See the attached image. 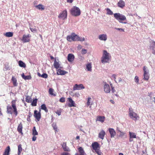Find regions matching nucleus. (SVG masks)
<instances>
[{
    "label": "nucleus",
    "mask_w": 155,
    "mask_h": 155,
    "mask_svg": "<svg viewBox=\"0 0 155 155\" xmlns=\"http://www.w3.org/2000/svg\"><path fill=\"white\" fill-rule=\"evenodd\" d=\"M119 155H124V154L123 153H119Z\"/></svg>",
    "instance_id": "63"
},
{
    "label": "nucleus",
    "mask_w": 155,
    "mask_h": 155,
    "mask_svg": "<svg viewBox=\"0 0 155 155\" xmlns=\"http://www.w3.org/2000/svg\"><path fill=\"white\" fill-rule=\"evenodd\" d=\"M132 138H131L130 137L129 141L130 142L133 141V139Z\"/></svg>",
    "instance_id": "56"
},
{
    "label": "nucleus",
    "mask_w": 155,
    "mask_h": 155,
    "mask_svg": "<svg viewBox=\"0 0 155 155\" xmlns=\"http://www.w3.org/2000/svg\"><path fill=\"white\" fill-rule=\"evenodd\" d=\"M114 17L120 22L126 24V22H123L122 21L126 20V17L124 15L119 13H116L114 14Z\"/></svg>",
    "instance_id": "5"
},
{
    "label": "nucleus",
    "mask_w": 155,
    "mask_h": 155,
    "mask_svg": "<svg viewBox=\"0 0 155 155\" xmlns=\"http://www.w3.org/2000/svg\"><path fill=\"white\" fill-rule=\"evenodd\" d=\"M106 10L107 11V14L109 15H113V13L112 12L109 8H107L106 9Z\"/></svg>",
    "instance_id": "41"
},
{
    "label": "nucleus",
    "mask_w": 155,
    "mask_h": 155,
    "mask_svg": "<svg viewBox=\"0 0 155 155\" xmlns=\"http://www.w3.org/2000/svg\"><path fill=\"white\" fill-rule=\"evenodd\" d=\"M91 68V63H88L86 65V68L88 71H91L92 70Z\"/></svg>",
    "instance_id": "34"
},
{
    "label": "nucleus",
    "mask_w": 155,
    "mask_h": 155,
    "mask_svg": "<svg viewBox=\"0 0 155 155\" xmlns=\"http://www.w3.org/2000/svg\"><path fill=\"white\" fill-rule=\"evenodd\" d=\"M91 99V98L90 97H89L87 99V105L88 106L90 105V100Z\"/></svg>",
    "instance_id": "47"
},
{
    "label": "nucleus",
    "mask_w": 155,
    "mask_h": 155,
    "mask_svg": "<svg viewBox=\"0 0 155 155\" xmlns=\"http://www.w3.org/2000/svg\"><path fill=\"white\" fill-rule=\"evenodd\" d=\"M27 120L28 121H29L31 120L30 117H28L27 118Z\"/></svg>",
    "instance_id": "57"
},
{
    "label": "nucleus",
    "mask_w": 155,
    "mask_h": 155,
    "mask_svg": "<svg viewBox=\"0 0 155 155\" xmlns=\"http://www.w3.org/2000/svg\"><path fill=\"white\" fill-rule=\"evenodd\" d=\"M115 29H116L117 30L120 31H123V32H124V29H122V28H115Z\"/></svg>",
    "instance_id": "51"
},
{
    "label": "nucleus",
    "mask_w": 155,
    "mask_h": 155,
    "mask_svg": "<svg viewBox=\"0 0 155 155\" xmlns=\"http://www.w3.org/2000/svg\"><path fill=\"white\" fill-rule=\"evenodd\" d=\"M68 100L69 103L68 104V106L70 107H76L75 104L74 102L73 101L71 97H69L68 98Z\"/></svg>",
    "instance_id": "12"
},
{
    "label": "nucleus",
    "mask_w": 155,
    "mask_h": 155,
    "mask_svg": "<svg viewBox=\"0 0 155 155\" xmlns=\"http://www.w3.org/2000/svg\"><path fill=\"white\" fill-rule=\"evenodd\" d=\"M80 138V137L79 136H77L76 137V139H79Z\"/></svg>",
    "instance_id": "62"
},
{
    "label": "nucleus",
    "mask_w": 155,
    "mask_h": 155,
    "mask_svg": "<svg viewBox=\"0 0 155 155\" xmlns=\"http://www.w3.org/2000/svg\"><path fill=\"white\" fill-rule=\"evenodd\" d=\"M22 77L25 80H30L31 79V76H25L24 73H23L21 75Z\"/></svg>",
    "instance_id": "26"
},
{
    "label": "nucleus",
    "mask_w": 155,
    "mask_h": 155,
    "mask_svg": "<svg viewBox=\"0 0 155 155\" xmlns=\"http://www.w3.org/2000/svg\"><path fill=\"white\" fill-rule=\"evenodd\" d=\"M143 71L144 73L143 74L144 78L143 79L147 81L149 78V71L147 69V67L146 66H144L143 67Z\"/></svg>",
    "instance_id": "8"
},
{
    "label": "nucleus",
    "mask_w": 155,
    "mask_h": 155,
    "mask_svg": "<svg viewBox=\"0 0 155 155\" xmlns=\"http://www.w3.org/2000/svg\"><path fill=\"white\" fill-rule=\"evenodd\" d=\"M41 77L43 78H48V75L46 73H44L41 75Z\"/></svg>",
    "instance_id": "44"
},
{
    "label": "nucleus",
    "mask_w": 155,
    "mask_h": 155,
    "mask_svg": "<svg viewBox=\"0 0 155 155\" xmlns=\"http://www.w3.org/2000/svg\"><path fill=\"white\" fill-rule=\"evenodd\" d=\"M111 88H112V93H114L115 91V90L114 89V87H113L112 86H111Z\"/></svg>",
    "instance_id": "54"
},
{
    "label": "nucleus",
    "mask_w": 155,
    "mask_h": 155,
    "mask_svg": "<svg viewBox=\"0 0 155 155\" xmlns=\"http://www.w3.org/2000/svg\"><path fill=\"white\" fill-rule=\"evenodd\" d=\"M67 40L71 42L72 41H84L85 40L84 38L80 37L74 33H72L70 35H68L67 37Z\"/></svg>",
    "instance_id": "2"
},
{
    "label": "nucleus",
    "mask_w": 155,
    "mask_h": 155,
    "mask_svg": "<svg viewBox=\"0 0 155 155\" xmlns=\"http://www.w3.org/2000/svg\"><path fill=\"white\" fill-rule=\"evenodd\" d=\"M62 146L64 151L67 152L70 151V149L67 146L66 142L63 143L62 144Z\"/></svg>",
    "instance_id": "18"
},
{
    "label": "nucleus",
    "mask_w": 155,
    "mask_h": 155,
    "mask_svg": "<svg viewBox=\"0 0 155 155\" xmlns=\"http://www.w3.org/2000/svg\"><path fill=\"white\" fill-rule=\"evenodd\" d=\"M34 116L38 121H39L41 118V114L40 112H38L37 110H35Z\"/></svg>",
    "instance_id": "10"
},
{
    "label": "nucleus",
    "mask_w": 155,
    "mask_h": 155,
    "mask_svg": "<svg viewBox=\"0 0 155 155\" xmlns=\"http://www.w3.org/2000/svg\"><path fill=\"white\" fill-rule=\"evenodd\" d=\"M105 117L104 116H98L97 117L96 121H99L101 123H103L104 121Z\"/></svg>",
    "instance_id": "21"
},
{
    "label": "nucleus",
    "mask_w": 155,
    "mask_h": 155,
    "mask_svg": "<svg viewBox=\"0 0 155 155\" xmlns=\"http://www.w3.org/2000/svg\"><path fill=\"white\" fill-rule=\"evenodd\" d=\"M16 100H13L11 101V106L10 105L7 106V113L11 114H14L17 116L18 113L16 107Z\"/></svg>",
    "instance_id": "1"
},
{
    "label": "nucleus",
    "mask_w": 155,
    "mask_h": 155,
    "mask_svg": "<svg viewBox=\"0 0 155 155\" xmlns=\"http://www.w3.org/2000/svg\"><path fill=\"white\" fill-rule=\"evenodd\" d=\"M54 91V89L51 88H50L49 89V93L51 95H53L54 96H56V95L55 94H54L53 93Z\"/></svg>",
    "instance_id": "38"
},
{
    "label": "nucleus",
    "mask_w": 155,
    "mask_h": 155,
    "mask_svg": "<svg viewBox=\"0 0 155 155\" xmlns=\"http://www.w3.org/2000/svg\"><path fill=\"white\" fill-rule=\"evenodd\" d=\"M110 101L113 104H114V102L113 100H110Z\"/></svg>",
    "instance_id": "59"
},
{
    "label": "nucleus",
    "mask_w": 155,
    "mask_h": 155,
    "mask_svg": "<svg viewBox=\"0 0 155 155\" xmlns=\"http://www.w3.org/2000/svg\"><path fill=\"white\" fill-rule=\"evenodd\" d=\"M54 66L55 68L58 69V68H59L60 64L58 62L56 61L55 60L54 62Z\"/></svg>",
    "instance_id": "37"
},
{
    "label": "nucleus",
    "mask_w": 155,
    "mask_h": 155,
    "mask_svg": "<svg viewBox=\"0 0 155 155\" xmlns=\"http://www.w3.org/2000/svg\"><path fill=\"white\" fill-rule=\"evenodd\" d=\"M111 57L110 55L106 50H104L102 56L101 58V62L102 63L108 62Z\"/></svg>",
    "instance_id": "3"
},
{
    "label": "nucleus",
    "mask_w": 155,
    "mask_h": 155,
    "mask_svg": "<svg viewBox=\"0 0 155 155\" xmlns=\"http://www.w3.org/2000/svg\"><path fill=\"white\" fill-rule=\"evenodd\" d=\"M35 7L37 9L41 10H43L45 9V7L44 5L41 4H40L38 5H36Z\"/></svg>",
    "instance_id": "27"
},
{
    "label": "nucleus",
    "mask_w": 155,
    "mask_h": 155,
    "mask_svg": "<svg viewBox=\"0 0 155 155\" xmlns=\"http://www.w3.org/2000/svg\"><path fill=\"white\" fill-rule=\"evenodd\" d=\"M38 99L37 98H35L31 102V105L33 106H36L37 105V102Z\"/></svg>",
    "instance_id": "36"
},
{
    "label": "nucleus",
    "mask_w": 155,
    "mask_h": 155,
    "mask_svg": "<svg viewBox=\"0 0 155 155\" xmlns=\"http://www.w3.org/2000/svg\"><path fill=\"white\" fill-rule=\"evenodd\" d=\"M50 57L51 59L53 60L54 59V58L52 56H51Z\"/></svg>",
    "instance_id": "61"
},
{
    "label": "nucleus",
    "mask_w": 155,
    "mask_h": 155,
    "mask_svg": "<svg viewBox=\"0 0 155 155\" xmlns=\"http://www.w3.org/2000/svg\"><path fill=\"white\" fill-rule=\"evenodd\" d=\"M58 17L60 19L63 20L67 19V10L65 9L60 13Z\"/></svg>",
    "instance_id": "7"
},
{
    "label": "nucleus",
    "mask_w": 155,
    "mask_h": 155,
    "mask_svg": "<svg viewBox=\"0 0 155 155\" xmlns=\"http://www.w3.org/2000/svg\"><path fill=\"white\" fill-rule=\"evenodd\" d=\"M2 112L1 109L0 107V116L2 115Z\"/></svg>",
    "instance_id": "58"
},
{
    "label": "nucleus",
    "mask_w": 155,
    "mask_h": 155,
    "mask_svg": "<svg viewBox=\"0 0 155 155\" xmlns=\"http://www.w3.org/2000/svg\"><path fill=\"white\" fill-rule=\"evenodd\" d=\"M71 14L74 16H78L81 14V12L79 8L76 6H74L72 8L71 10Z\"/></svg>",
    "instance_id": "4"
},
{
    "label": "nucleus",
    "mask_w": 155,
    "mask_h": 155,
    "mask_svg": "<svg viewBox=\"0 0 155 155\" xmlns=\"http://www.w3.org/2000/svg\"><path fill=\"white\" fill-rule=\"evenodd\" d=\"M109 131L111 137H114L116 134V133L113 128H110L109 129Z\"/></svg>",
    "instance_id": "19"
},
{
    "label": "nucleus",
    "mask_w": 155,
    "mask_h": 155,
    "mask_svg": "<svg viewBox=\"0 0 155 155\" xmlns=\"http://www.w3.org/2000/svg\"><path fill=\"white\" fill-rule=\"evenodd\" d=\"M98 38L101 41H106L107 39V36L106 34L100 35L98 36Z\"/></svg>",
    "instance_id": "16"
},
{
    "label": "nucleus",
    "mask_w": 155,
    "mask_h": 155,
    "mask_svg": "<svg viewBox=\"0 0 155 155\" xmlns=\"http://www.w3.org/2000/svg\"><path fill=\"white\" fill-rule=\"evenodd\" d=\"M32 134L33 136H35L38 135V133L35 127H34L32 129Z\"/></svg>",
    "instance_id": "35"
},
{
    "label": "nucleus",
    "mask_w": 155,
    "mask_h": 155,
    "mask_svg": "<svg viewBox=\"0 0 155 155\" xmlns=\"http://www.w3.org/2000/svg\"><path fill=\"white\" fill-rule=\"evenodd\" d=\"M32 116V114H31V112L30 111H29L28 112V117H31Z\"/></svg>",
    "instance_id": "53"
},
{
    "label": "nucleus",
    "mask_w": 155,
    "mask_h": 155,
    "mask_svg": "<svg viewBox=\"0 0 155 155\" xmlns=\"http://www.w3.org/2000/svg\"><path fill=\"white\" fill-rule=\"evenodd\" d=\"M118 6L121 8H123L125 6V2L122 0H120L117 3Z\"/></svg>",
    "instance_id": "22"
},
{
    "label": "nucleus",
    "mask_w": 155,
    "mask_h": 155,
    "mask_svg": "<svg viewBox=\"0 0 155 155\" xmlns=\"http://www.w3.org/2000/svg\"><path fill=\"white\" fill-rule=\"evenodd\" d=\"M37 137L35 136H33L32 138V140L33 141H35L36 140Z\"/></svg>",
    "instance_id": "52"
},
{
    "label": "nucleus",
    "mask_w": 155,
    "mask_h": 155,
    "mask_svg": "<svg viewBox=\"0 0 155 155\" xmlns=\"http://www.w3.org/2000/svg\"><path fill=\"white\" fill-rule=\"evenodd\" d=\"M93 149L94 150H96L100 148L99 144L96 142L93 143L91 145Z\"/></svg>",
    "instance_id": "15"
},
{
    "label": "nucleus",
    "mask_w": 155,
    "mask_h": 155,
    "mask_svg": "<svg viewBox=\"0 0 155 155\" xmlns=\"http://www.w3.org/2000/svg\"><path fill=\"white\" fill-rule=\"evenodd\" d=\"M19 66L21 67L25 68L26 65L25 64L21 61H19L18 62Z\"/></svg>",
    "instance_id": "31"
},
{
    "label": "nucleus",
    "mask_w": 155,
    "mask_h": 155,
    "mask_svg": "<svg viewBox=\"0 0 155 155\" xmlns=\"http://www.w3.org/2000/svg\"><path fill=\"white\" fill-rule=\"evenodd\" d=\"M41 108L43 110H44L46 112H47L48 111V109L45 104H42L41 106Z\"/></svg>",
    "instance_id": "39"
},
{
    "label": "nucleus",
    "mask_w": 155,
    "mask_h": 155,
    "mask_svg": "<svg viewBox=\"0 0 155 155\" xmlns=\"http://www.w3.org/2000/svg\"><path fill=\"white\" fill-rule=\"evenodd\" d=\"M78 150L79 153H76L74 155H86L82 147H80L78 148Z\"/></svg>",
    "instance_id": "13"
},
{
    "label": "nucleus",
    "mask_w": 155,
    "mask_h": 155,
    "mask_svg": "<svg viewBox=\"0 0 155 155\" xmlns=\"http://www.w3.org/2000/svg\"><path fill=\"white\" fill-rule=\"evenodd\" d=\"M119 131L120 132V134L119 136H120H120H121V137L123 136L124 135V134H125L124 132H121L120 131Z\"/></svg>",
    "instance_id": "49"
},
{
    "label": "nucleus",
    "mask_w": 155,
    "mask_h": 155,
    "mask_svg": "<svg viewBox=\"0 0 155 155\" xmlns=\"http://www.w3.org/2000/svg\"><path fill=\"white\" fill-rule=\"evenodd\" d=\"M65 101V98L63 97H61L59 100V101L62 103L64 102Z\"/></svg>",
    "instance_id": "45"
},
{
    "label": "nucleus",
    "mask_w": 155,
    "mask_h": 155,
    "mask_svg": "<svg viewBox=\"0 0 155 155\" xmlns=\"http://www.w3.org/2000/svg\"><path fill=\"white\" fill-rule=\"evenodd\" d=\"M134 80H135V82L136 83H138L139 79L138 78V76H136L135 77Z\"/></svg>",
    "instance_id": "46"
},
{
    "label": "nucleus",
    "mask_w": 155,
    "mask_h": 155,
    "mask_svg": "<svg viewBox=\"0 0 155 155\" xmlns=\"http://www.w3.org/2000/svg\"><path fill=\"white\" fill-rule=\"evenodd\" d=\"M153 50V53L154 54H155V51L154 50L153 48L152 49Z\"/></svg>",
    "instance_id": "60"
},
{
    "label": "nucleus",
    "mask_w": 155,
    "mask_h": 155,
    "mask_svg": "<svg viewBox=\"0 0 155 155\" xmlns=\"http://www.w3.org/2000/svg\"><path fill=\"white\" fill-rule=\"evenodd\" d=\"M22 145L21 144H20L18 146V155H20L21 154V152L22 151Z\"/></svg>",
    "instance_id": "30"
},
{
    "label": "nucleus",
    "mask_w": 155,
    "mask_h": 155,
    "mask_svg": "<svg viewBox=\"0 0 155 155\" xmlns=\"http://www.w3.org/2000/svg\"><path fill=\"white\" fill-rule=\"evenodd\" d=\"M25 99L26 101L28 103H31L32 101L31 97L28 96H26Z\"/></svg>",
    "instance_id": "33"
},
{
    "label": "nucleus",
    "mask_w": 155,
    "mask_h": 155,
    "mask_svg": "<svg viewBox=\"0 0 155 155\" xmlns=\"http://www.w3.org/2000/svg\"><path fill=\"white\" fill-rule=\"evenodd\" d=\"M57 73L58 75H64L66 74L67 72L64 71L59 69L57 70Z\"/></svg>",
    "instance_id": "25"
},
{
    "label": "nucleus",
    "mask_w": 155,
    "mask_h": 155,
    "mask_svg": "<svg viewBox=\"0 0 155 155\" xmlns=\"http://www.w3.org/2000/svg\"><path fill=\"white\" fill-rule=\"evenodd\" d=\"M129 115L130 118L136 121L139 118V116L133 111V109L131 108H129Z\"/></svg>",
    "instance_id": "6"
},
{
    "label": "nucleus",
    "mask_w": 155,
    "mask_h": 155,
    "mask_svg": "<svg viewBox=\"0 0 155 155\" xmlns=\"http://www.w3.org/2000/svg\"><path fill=\"white\" fill-rule=\"evenodd\" d=\"M10 150V147L9 146H8L5 149V151L3 154V155H9Z\"/></svg>",
    "instance_id": "24"
},
{
    "label": "nucleus",
    "mask_w": 155,
    "mask_h": 155,
    "mask_svg": "<svg viewBox=\"0 0 155 155\" xmlns=\"http://www.w3.org/2000/svg\"><path fill=\"white\" fill-rule=\"evenodd\" d=\"M153 45H154L155 46V41H153Z\"/></svg>",
    "instance_id": "64"
},
{
    "label": "nucleus",
    "mask_w": 155,
    "mask_h": 155,
    "mask_svg": "<svg viewBox=\"0 0 155 155\" xmlns=\"http://www.w3.org/2000/svg\"><path fill=\"white\" fill-rule=\"evenodd\" d=\"M130 137L131 138H136V135L135 133L133 132H129Z\"/></svg>",
    "instance_id": "32"
},
{
    "label": "nucleus",
    "mask_w": 155,
    "mask_h": 155,
    "mask_svg": "<svg viewBox=\"0 0 155 155\" xmlns=\"http://www.w3.org/2000/svg\"><path fill=\"white\" fill-rule=\"evenodd\" d=\"M4 35L6 37H11L13 36V34L12 32H6L4 34Z\"/></svg>",
    "instance_id": "29"
},
{
    "label": "nucleus",
    "mask_w": 155,
    "mask_h": 155,
    "mask_svg": "<svg viewBox=\"0 0 155 155\" xmlns=\"http://www.w3.org/2000/svg\"><path fill=\"white\" fill-rule=\"evenodd\" d=\"M61 155H70V154L68 152H63L61 154Z\"/></svg>",
    "instance_id": "50"
},
{
    "label": "nucleus",
    "mask_w": 155,
    "mask_h": 155,
    "mask_svg": "<svg viewBox=\"0 0 155 155\" xmlns=\"http://www.w3.org/2000/svg\"><path fill=\"white\" fill-rule=\"evenodd\" d=\"M84 88V87L83 86V85L81 84L79 85L77 84H75L73 87V90H79Z\"/></svg>",
    "instance_id": "11"
},
{
    "label": "nucleus",
    "mask_w": 155,
    "mask_h": 155,
    "mask_svg": "<svg viewBox=\"0 0 155 155\" xmlns=\"http://www.w3.org/2000/svg\"><path fill=\"white\" fill-rule=\"evenodd\" d=\"M105 135V132L103 130H102L99 133L98 136L99 138L102 140H103L104 139V136Z\"/></svg>",
    "instance_id": "14"
},
{
    "label": "nucleus",
    "mask_w": 155,
    "mask_h": 155,
    "mask_svg": "<svg viewBox=\"0 0 155 155\" xmlns=\"http://www.w3.org/2000/svg\"><path fill=\"white\" fill-rule=\"evenodd\" d=\"M73 0H67V2H68L71 3L73 2Z\"/></svg>",
    "instance_id": "55"
},
{
    "label": "nucleus",
    "mask_w": 155,
    "mask_h": 155,
    "mask_svg": "<svg viewBox=\"0 0 155 155\" xmlns=\"http://www.w3.org/2000/svg\"><path fill=\"white\" fill-rule=\"evenodd\" d=\"M23 128V126L21 122L18 125V128H17V130L18 132L21 134L22 135L23 134V133L22 132V130Z\"/></svg>",
    "instance_id": "23"
},
{
    "label": "nucleus",
    "mask_w": 155,
    "mask_h": 155,
    "mask_svg": "<svg viewBox=\"0 0 155 155\" xmlns=\"http://www.w3.org/2000/svg\"><path fill=\"white\" fill-rule=\"evenodd\" d=\"M74 58V55L72 54H69L68 56L67 59L69 62L73 61Z\"/></svg>",
    "instance_id": "20"
},
{
    "label": "nucleus",
    "mask_w": 155,
    "mask_h": 155,
    "mask_svg": "<svg viewBox=\"0 0 155 155\" xmlns=\"http://www.w3.org/2000/svg\"><path fill=\"white\" fill-rule=\"evenodd\" d=\"M104 91L106 93H109L110 91V88L109 85L105 83L104 86Z\"/></svg>",
    "instance_id": "17"
},
{
    "label": "nucleus",
    "mask_w": 155,
    "mask_h": 155,
    "mask_svg": "<svg viewBox=\"0 0 155 155\" xmlns=\"http://www.w3.org/2000/svg\"><path fill=\"white\" fill-rule=\"evenodd\" d=\"M12 81L13 82V84L14 86L15 87L17 86V80L15 78L12 76Z\"/></svg>",
    "instance_id": "28"
},
{
    "label": "nucleus",
    "mask_w": 155,
    "mask_h": 155,
    "mask_svg": "<svg viewBox=\"0 0 155 155\" xmlns=\"http://www.w3.org/2000/svg\"><path fill=\"white\" fill-rule=\"evenodd\" d=\"M52 126L54 130H55V133H56V132L58 131V129L56 123H53L52 124Z\"/></svg>",
    "instance_id": "40"
},
{
    "label": "nucleus",
    "mask_w": 155,
    "mask_h": 155,
    "mask_svg": "<svg viewBox=\"0 0 155 155\" xmlns=\"http://www.w3.org/2000/svg\"><path fill=\"white\" fill-rule=\"evenodd\" d=\"M95 151L98 155H103V153L100 150V149L95 150Z\"/></svg>",
    "instance_id": "42"
},
{
    "label": "nucleus",
    "mask_w": 155,
    "mask_h": 155,
    "mask_svg": "<svg viewBox=\"0 0 155 155\" xmlns=\"http://www.w3.org/2000/svg\"><path fill=\"white\" fill-rule=\"evenodd\" d=\"M31 37V35L30 34L24 35L21 40L24 43L29 42L30 41V38Z\"/></svg>",
    "instance_id": "9"
},
{
    "label": "nucleus",
    "mask_w": 155,
    "mask_h": 155,
    "mask_svg": "<svg viewBox=\"0 0 155 155\" xmlns=\"http://www.w3.org/2000/svg\"><path fill=\"white\" fill-rule=\"evenodd\" d=\"M87 53V51L84 49H83L82 50V53L83 54H85Z\"/></svg>",
    "instance_id": "48"
},
{
    "label": "nucleus",
    "mask_w": 155,
    "mask_h": 155,
    "mask_svg": "<svg viewBox=\"0 0 155 155\" xmlns=\"http://www.w3.org/2000/svg\"><path fill=\"white\" fill-rule=\"evenodd\" d=\"M62 110L61 109H60L57 110L55 113L58 115L59 116L61 115Z\"/></svg>",
    "instance_id": "43"
}]
</instances>
